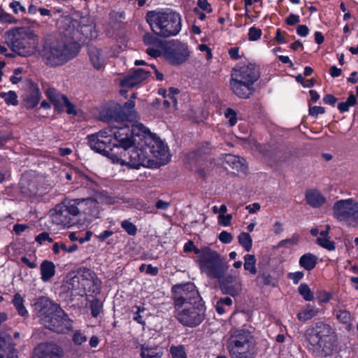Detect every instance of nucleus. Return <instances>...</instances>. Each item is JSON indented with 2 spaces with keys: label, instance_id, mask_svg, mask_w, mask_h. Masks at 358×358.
<instances>
[{
  "label": "nucleus",
  "instance_id": "obj_1",
  "mask_svg": "<svg viewBox=\"0 0 358 358\" xmlns=\"http://www.w3.org/2000/svg\"><path fill=\"white\" fill-rule=\"evenodd\" d=\"M145 19L152 32L163 38L176 36L181 30L180 15L173 10H150Z\"/></svg>",
  "mask_w": 358,
  "mask_h": 358
},
{
  "label": "nucleus",
  "instance_id": "obj_2",
  "mask_svg": "<svg viewBox=\"0 0 358 358\" xmlns=\"http://www.w3.org/2000/svg\"><path fill=\"white\" fill-rule=\"evenodd\" d=\"M334 333L329 324L323 322H316L307 330L306 339L309 350L323 357L330 355L334 348Z\"/></svg>",
  "mask_w": 358,
  "mask_h": 358
},
{
  "label": "nucleus",
  "instance_id": "obj_3",
  "mask_svg": "<svg viewBox=\"0 0 358 358\" xmlns=\"http://www.w3.org/2000/svg\"><path fill=\"white\" fill-rule=\"evenodd\" d=\"M80 45L76 42L64 43L55 41L45 43L42 50V59L50 67H57L73 59L80 51Z\"/></svg>",
  "mask_w": 358,
  "mask_h": 358
},
{
  "label": "nucleus",
  "instance_id": "obj_4",
  "mask_svg": "<svg viewBox=\"0 0 358 358\" xmlns=\"http://www.w3.org/2000/svg\"><path fill=\"white\" fill-rule=\"evenodd\" d=\"M142 138L132 144L128 148L121 150L120 152H114L111 151V159L121 165H125L131 169H138L141 166H145L149 164L151 159H149L148 152L144 148Z\"/></svg>",
  "mask_w": 358,
  "mask_h": 358
},
{
  "label": "nucleus",
  "instance_id": "obj_5",
  "mask_svg": "<svg viewBox=\"0 0 358 358\" xmlns=\"http://www.w3.org/2000/svg\"><path fill=\"white\" fill-rule=\"evenodd\" d=\"M196 262L201 273L210 279H218L225 274L229 268L226 259L217 251L204 247L202 255L196 257Z\"/></svg>",
  "mask_w": 358,
  "mask_h": 358
},
{
  "label": "nucleus",
  "instance_id": "obj_6",
  "mask_svg": "<svg viewBox=\"0 0 358 358\" xmlns=\"http://www.w3.org/2000/svg\"><path fill=\"white\" fill-rule=\"evenodd\" d=\"M110 132L111 139L113 138L115 143L113 146L117 148L126 149L132 144L136 143L138 141L136 137L139 139L142 138L143 134H147L148 129L141 123H136L131 124V129L129 126L125 124L124 127H120L117 124H114L108 127Z\"/></svg>",
  "mask_w": 358,
  "mask_h": 358
},
{
  "label": "nucleus",
  "instance_id": "obj_7",
  "mask_svg": "<svg viewBox=\"0 0 358 358\" xmlns=\"http://www.w3.org/2000/svg\"><path fill=\"white\" fill-rule=\"evenodd\" d=\"M80 212L79 201L66 199L55 206L52 220L57 224L70 227L77 222L76 216Z\"/></svg>",
  "mask_w": 358,
  "mask_h": 358
},
{
  "label": "nucleus",
  "instance_id": "obj_8",
  "mask_svg": "<svg viewBox=\"0 0 358 358\" xmlns=\"http://www.w3.org/2000/svg\"><path fill=\"white\" fill-rule=\"evenodd\" d=\"M205 309L203 301L195 304L187 303L182 308H175L176 317L182 325L195 327L203 321Z\"/></svg>",
  "mask_w": 358,
  "mask_h": 358
},
{
  "label": "nucleus",
  "instance_id": "obj_9",
  "mask_svg": "<svg viewBox=\"0 0 358 358\" xmlns=\"http://www.w3.org/2000/svg\"><path fill=\"white\" fill-rule=\"evenodd\" d=\"M334 217L352 227H358V202L353 199H341L333 206Z\"/></svg>",
  "mask_w": 358,
  "mask_h": 358
},
{
  "label": "nucleus",
  "instance_id": "obj_10",
  "mask_svg": "<svg viewBox=\"0 0 358 358\" xmlns=\"http://www.w3.org/2000/svg\"><path fill=\"white\" fill-rule=\"evenodd\" d=\"M34 34L24 27L7 32L6 41L10 49L20 56L27 57L32 52L27 39H31Z\"/></svg>",
  "mask_w": 358,
  "mask_h": 358
},
{
  "label": "nucleus",
  "instance_id": "obj_11",
  "mask_svg": "<svg viewBox=\"0 0 358 358\" xmlns=\"http://www.w3.org/2000/svg\"><path fill=\"white\" fill-rule=\"evenodd\" d=\"M174 308H182L188 304H195L202 301L196 286L192 282L175 285L172 287Z\"/></svg>",
  "mask_w": 358,
  "mask_h": 358
},
{
  "label": "nucleus",
  "instance_id": "obj_12",
  "mask_svg": "<svg viewBox=\"0 0 358 358\" xmlns=\"http://www.w3.org/2000/svg\"><path fill=\"white\" fill-rule=\"evenodd\" d=\"M162 56L170 64L178 66L188 59L189 51L186 44L172 41L162 45Z\"/></svg>",
  "mask_w": 358,
  "mask_h": 358
},
{
  "label": "nucleus",
  "instance_id": "obj_13",
  "mask_svg": "<svg viewBox=\"0 0 358 358\" xmlns=\"http://www.w3.org/2000/svg\"><path fill=\"white\" fill-rule=\"evenodd\" d=\"M134 106L135 103L131 99L127 101L123 106L116 104L106 110V120L111 123L115 122L117 124L124 122H131L137 118Z\"/></svg>",
  "mask_w": 358,
  "mask_h": 358
},
{
  "label": "nucleus",
  "instance_id": "obj_14",
  "mask_svg": "<svg viewBox=\"0 0 358 358\" xmlns=\"http://www.w3.org/2000/svg\"><path fill=\"white\" fill-rule=\"evenodd\" d=\"M142 140L145 145L144 148L148 152L149 159H151L152 157L161 161H168V148L161 139L151 134L148 130L147 134H143Z\"/></svg>",
  "mask_w": 358,
  "mask_h": 358
},
{
  "label": "nucleus",
  "instance_id": "obj_15",
  "mask_svg": "<svg viewBox=\"0 0 358 358\" xmlns=\"http://www.w3.org/2000/svg\"><path fill=\"white\" fill-rule=\"evenodd\" d=\"M109 132L110 131L107 127L99 132L88 135L87 138L88 140L87 143L92 150L104 155H110L111 158V148H110L111 136H110Z\"/></svg>",
  "mask_w": 358,
  "mask_h": 358
},
{
  "label": "nucleus",
  "instance_id": "obj_16",
  "mask_svg": "<svg viewBox=\"0 0 358 358\" xmlns=\"http://www.w3.org/2000/svg\"><path fill=\"white\" fill-rule=\"evenodd\" d=\"M72 321L67 314L60 308L42 324L52 331L65 334L72 328Z\"/></svg>",
  "mask_w": 358,
  "mask_h": 358
},
{
  "label": "nucleus",
  "instance_id": "obj_17",
  "mask_svg": "<svg viewBox=\"0 0 358 358\" xmlns=\"http://www.w3.org/2000/svg\"><path fill=\"white\" fill-rule=\"evenodd\" d=\"M64 350L57 343L50 341L38 344L34 349L32 358H63Z\"/></svg>",
  "mask_w": 358,
  "mask_h": 358
},
{
  "label": "nucleus",
  "instance_id": "obj_18",
  "mask_svg": "<svg viewBox=\"0 0 358 358\" xmlns=\"http://www.w3.org/2000/svg\"><path fill=\"white\" fill-rule=\"evenodd\" d=\"M219 287L222 292L229 294L233 297L238 295L242 291V283L238 276L231 274H222V276L217 279Z\"/></svg>",
  "mask_w": 358,
  "mask_h": 358
},
{
  "label": "nucleus",
  "instance_id": "obj_19",
  "mask_svg": "<svg viewBox=\"0 0 358 358\" xmlns=\"http://www.w3.org/2000/svg\"><path fill=\"white\" fill-rule=\"evenodd\" d=\"M231 78L255 83L259 78V72L253 64L237 65L233 69Z\"/></svg>",
  "mask_w": 358,
  "mask_h": 358
},
{
  "label": "nucleus",
  "instance_id": "obj_20",
  "mask_svg": "<svg viewBox=\"0 0 358 358\" xmlns=\"http://www.w3.org/2000/svg\"><path fill=\"white\" fill-rule=\"evenodd\" d=\"M255 341L251 332L245 329H238L232 331L228 338L226 346L227 349L234 347L255 345Z\"/></svg>",
  "mask_w": 358,
  "mask_h": 358
},
{
  "label": "nucleus",
  "instance_id": "obj_21",
  "mask_svg": "<svg viewBox=\"0 0 358 358\" xmlns=\"http://www.w3.org/2000/svg\"><path fill=\"white\" fill-rule=\"evenodd\" d=\"M35 310L37 316L40 318L41 324L52 315L60 306L50 300L48 297L41 296L34 303Z\"/></svg>",
  "mask_w": 358,
  "mask_h": 358
},
{
  "label": "nucleus",
  "instance_id": "obj_22",
  "mask_svg": "<svg viewBox=\"0 0 358 358\" xmlns=\"http://www.w3.org/2000/svg\"><path fill=\"white\" fill-rule=\"evenodd\" d=\"M46 95L58 110H62L64 107H66L68 114H76L74 105L71 103L66 96L61 94L54 88L48 89L46 90Z\"/></svg>",
  "mask_w": 358,
  "mask_h": 358
},
{
  "label": "nucleus",
  "instance_id": "obj_23",
  "mask_svg": "<svg viewBox=\"0 0 358 358\" xmlns=\"http://www.w3.org/2000/svg\"><path fill=\"white\" fill-rule=\"evenodd\" d=\"M254 83L248 81H242L241 80L231 78L230 87L232 92L238 97L243 99L249 98L255 91Z\"/></svg>",
  "mask_w": 358,
  "mask_h": 358
},
{
  "label": "nucleus",
  "instance_id": "obj_24",
  "mask_svg": "<svg viewBox=\"0 0 358 358\" xmlns=\"http://www.w3.org/2000/svg\"><path fill=\"white\" fill-rule=\"evenodd\" d=\"M150 75L149 71L143 69L134 70L121 80V86L123 87H134L145 80Z\"/></svg>",
  "mask_w": 358,
  "mask_h": 358
},
{
  "label": "nucleus",
  "instance_id": "obj_25",
  "mask_svg": "<svg viewBox=\"0 0 358 358\" xmlns=\"http://www.w3.org/2000/svg\"><path fill=\"white\" fill-rule=\"evenodd\" d=\"M306 203L314 208H318L327 202L326 197L317 189H308L305 192Z\"/></svg>",
  "mask_w": 358,
  "mask_h": 358
},
{
  "label": "nucleus",
  "instance_id": "obj_26",
  "mask_svg": "<svg viewBox=\"0 0 358 358\" xmlns=\"http://www.w3.org/2000/svg\"><path fill=\"white\" fill-rule=\"evenodd\" d=\"M231 358H254L257 349L255 345L234 347L227 349Z\"/></svg>",
  "mask_w": 358,
  "mask_h": 358
},
{
  "label": "nucleus",
  "instance_id": "obj_27",
  "mask_svg": "<svg viewBox=\"0 0 358 358\" xmlns=\"http://www.w3.org/2000/svg\"><path fill=\"white\" fill-rule=\"evenodd\" d=\"M88 55L93 67L99 70L105 66V58L101 49L94 45L88 46Z\"/></svg>",
  "mask_w": 358,
  "mask_h": 358
},
{
  "label": "nucleus",
  "instance_id": "obj_28",
  "mask_svg": "<svg viewBox=\"0 0 358 358\" xmlns=\"http://www.w3.org/2000/svg\"><path fill=\"white\" fill-rule=\"evenodd\" d=\"M213 148L208 142H206L199 145V147L189 154V158L196 162L202 161L206 159L212 154Z\"/></svg>",
  "mask_w": 358,
  "mask_h": 358
},
{
  "label": "nucleus",
  "instance_id": "obj_29",
  "mask_svg": "<svg viewBox=\"0 0 358 358\" xmlns=\"http://www.w3.org/2000/svg\"><path fill=\"white\" fill-rule=\"evenodd\" d=\"M41 280L48 282L55 275V266L52 262L44 260L40 266Z\"/></svg>",
  "mask_w": 358,
  "mask_h": 358
},
{
  "label": "nucleus",
  "instance_id": "obj_30",
  "mask_svg": "<svg viewBox=\"0 0 358 358\" xmlns=\"http://www.w3.org/2000/svg\"><path fill=\"white\" fill-rule=\"evenodd\" d=\"M317 263V257L313 254L306 253L299 259V264L307 271L313 270Z\"/></svg>",
  "mask_w": 358,
  "mask_h": 358
},
{
  "label": "nucleus",
  "instance_id": "obj_31",
  "mask_svg": "<svg viewBox=\"0 0 358 358\" xmlns=\"http://www.w3.org/2000/svg\"><path fill=\"white\" fill-rule=\"evenodd\" d=\"M318 313V308L308 304L301 312L297 314V318L301 322H306L316 316Z\"/></svg>",
  "mask_w": 358,
  "mask_h": 358
},
{
  "label": "nucleus",
  "instance_id": "obj_32",
  "mask_svg": "<svg viewBox=\"0 0 358 358\" xmlns=\"http://www.w3.org/2000/svg\"><path fill=\"white\" fill-rule=\"evenodd\" d=\"M256 280L259 285L271 286L272 287H276L278 283V280L275 278L273 277L270 273L265 272L259 273Z\"/></svg>",
  "mask_w": 358,
  "mask_h": 358
},
{
  "label": "nucleus",
  "instance_id": "obj_33",
  "mask_svg": "<svg viewBox=\"0 0 358 358\" xmlns=\"http://www.w3.org/2000/svg\"><path fill=\"white\" fill-rule=\"evenodd\" d=\"M76 201H79L80 210L85 211V213H92V209L98 207V202L92 198L78 199Z\"/></svg>",
  "mask_w": 358,
  "mask_h": 358
},
{
  "label": "nucleus",
  "instance_id": "obj_34",
  "mask_svg": "<svg viewBox=\"0 0 358 358\" xmlns=\"http://www.w3.org/2000/svg\"><path fill=\"white\" fill-rule=\"evenodd\" d=\"M12 303L20 315L22 317L28 315V312L24 306V299L20 294L16 293L14 295Z\"/></svg>",
  "mask_w": 358,
  "mask_h": 358
},
{
  "label": "nucleus",
  "instance_id": "obj_35",
  "mask_svg": "<svg viewBox=\"0 0 358 358\" xmlns=\"http://www.w3.org/2000/svg\"><path fill=\"white\" fill-rule=\"evenodd\" d=\"M14 345L13 338L9 334L5 331L0 332V350L3 351L10 350Z\"/></svg>",
  "mask_w": 358,
  "mask_h": 358
},
{
  "label": "nucleus",
  "instance_id": "obj_36",
  "mask_svg": "<svg viewBox=\"0 0 358 358\" xmlns=\"http://www.w3.org/2000/svg\"><path fill=\"white\" fill-rule=\"evenodd\" d=\"M244 268L248 271L250 273L255 275L257 273V268L255 266L256 259L253 255H246L244 257Z\"/></svg>",
  "mask_w": 358,
  "mask_h": 358
},
{
  "label": "nucleus",
  "instance_id": "obj_37",
  "mask_svg": "<svg viewBox=\"0 0 358 358\" xmlns=\"http://www.w3.org/2000/svg\"><path fill=\"white\" fill-rule=\"evenodd\" d=\"M239 244L244 248V249L249 252L252 245V240L250 235L246 232H242L238 237Z\"/></svg>",
  "mask_w": 358,
  "mask_h": 358
},
{
  "label": "nucleus",
  "instance_id": "obj_38",
  "mask_svg": "<svg viewBox=\"0 0 358 358\" xmlns=\"http://www.w3.org/2000/svg\"><path fill=\"white\" fill-rule=\"evenodd\" d=\"M41 94L37 90L29 94L25 99V106L27 108H33L36 106L40 100Z\"/></svg>",
  "mask_w": 358,
  "mask_h": 358
},
{
  "label": "nucleus",
  "instance_id": "obj_39",
  "mask_svg": "<svg viewBox=\"0 0 358 358\" xmlns=\"http://www.w3.org/2000/svg\"><path fill=\"white\" fill-rule=\"evenodd\" d=\"M84 273H85V275L87 277H89L92 281V285L94 287L92 292H99L101 289V280H99L96 277L94 272L92 271L90 269H87Z\"/></svg>",
  "mask_w": 358,
  "mask_h": 358
},
{
  "label": "nucleus",
  "instance_id": "obj_40",
  "mask_svg": "<svg viewBox=\"0 0 358 358\" xmlns=\"http://www.w3.org/2000/svg\"><path fill=\"white\" fill-rule=\"evenodd\" d=\"M334 315L341 322L345 324H349L350 323L351 315L350 312L348 310L341 309L335 310Z\"/></svg>",
  "mask_w": 358,
  "mask_h": 358
},
{
  "label": "nucleus",
  "instance_id": "obj_41",
  "mask_svg": "<svg viewBox=\"0 0 358 358\" xmlns=\"http://www.w3.org/2000/svg\"><path fill=\"white\" fill-rule=\"evenodd\" d=\"M91 315L96 317L103 310V303L98 299H93L90 304Z\"/></svg>",
  "mask_w": 358,
  "mask_h": 358
},
{
  "label": "nucleus",
  "instance_id": "obj_42",
  "mask_svg": "<svg viewBox=\"0 0 358 358\" xmlns=\"http://www.w3.org/2000/svg\"><path fill=\"white\" fill-rule=\"evenodd\" d=\"M0 96L3 98L6 103L8 105L17 106L18 104L17 96L14 91L2 92L1 93Z\"/></svg>",
  "mask_w": 358,
  "mask_h": 358
},
{
  "label": "nucleus",
  "instance_id": "obj_43",
  "mask_svg": "<svg viewBox=\"0 0 358 358\" xmlns=\"http://www.w3.org/2000/svg\"><path fill=\"white\" fill-rule=\"evenodd\" d=\"M298 289L304 300L310 301L313 299V294L307 284H301Z\"/></svg>",
  "mask_w": 358,
  "mask_h": 358
},
{
  "label": "nucleus",
  "instance_id": "obj_44",
  "mask_svg": "<svg viewBox=\"0 0 358 358\" xmlns=\"http://www.w3.org/2000/svg\"><path fill=\"white\" fill-rule=\"evenodd\" d=\"M143 42L146 45H149L150 47H161L162 41L157 38L156 36H152L150 33H146L143 36Z\"/></svg>",
  "mask_w": 358,
  "mask_h": 358
},
{
  "label": "nucleus",
  "instance_id": "obj_45",
  "mask_svg": "<svg viewBox=\"0 0 358 358\" xmlns=\"http://www.w3.org/2000/svg\"><path fill=\"white\" fill-rule=\"evenodd\" d=\"M316 242L319 245L328 250H335V243L334 241H330L329 237H318Z\"/></svg>",
  "mask_w": 358,
  "mask_h": 358
},
{
  "label": "nucleus",
  "instance_id": "obj_46",
  "mask_svg": "<svg viewBox=\"0 0 358 358\" xmlns=\"http://www.w3.org/2000/svg\"><path fill=\"white\" fill-rule=\"evenodd\" d=\"M183 251L184 252H194L197 256H201L204 252V247L201 249L197 248L193 241H189L185 244Z\"/></svg>",
  "mask_w": 358,
  "mask_h": 358
},
{
  "label": "nucleus",
  "instance_id": "obj_47",
  "mask_svg": "<svg viewBox=\"0 0 358 358\" xmlns=\"http://www.w3.org/2000/svg\"><path fill=\"white\" fill-rule=\"evenodd\" d=\"M155 348L143 347L141 356L142 358H160L162 355L157 352Z\"/></svg>",
  "mask_w": 358,
  "mask_h": 358
},
{
  "label": "nucleus",
  "instance_id": "obj_48",
  "mask_svg": "<svg viewBox=\"0 0 358 358\" xmlns=\"http://www.w3.org/2000/svg\"><path fill=\"white\" fill-rule=\"evenodd\" d=\"M299 241V235L294 234L290 238H287L280 241L277 245V248L284 247L286 245H294L298 243Z\"/></svg>",
  "mask_w": 358,
  "mask_h": 358
},
{
  "label": "nucleus",
  "instance_id": "obj_49",
  "mask_svg": "<svg viewBox=\"0 0 358 358\" xmlns=\"http://www.w3.org/2000/svg\"><path fill=\"white\" fill-rule=\"evenodd\" d=\"M121 227L130 236H134L136 234L137 228L135 224L128 220H124L121 223Z\"/></svg>",
  "mask_w": 358,
  "mask_h": 358
},
{
  "label": "nucleus",
  "instance_id": "obj_50",
  "mask_svg": "<svg viewBox=\"0 0 358 358\" xmlns=\"http://www.w3.org/2000/svg\"><path fill=\"white\" fill-rule=\"evenodd\" d=\"M170 352L173 358H186L184 347L182 345L171 347Z\"/></svg>",
  "mask_w": 358,
  "mask_h": 358
},
{
  "label": "nucleus",
  "instance_id": "obj_51",
  "mask_svg": "<svg viewBox=\"0 0 358 358\" xmlns=\"http://www.w3.org/2000/svg\"><path fill=\"white\" fill-rule=\"evenodd\" d=\"M0 22L2 23H16L17 20L9 13L0 9Z\"/></svg>",
  "mask_w": 358,
  "mask_h": 358
},
{
  "label": "nucleus",
  "instance_id": "obj_52",
  "mask_svg": "<svg viewBox=\"0 0 358 358\" xmlns=\"http://www.w3.org/2000/svg\"><path fill=\"white\" fill-rule=\"evenodd\" d=\"M262 36V30L255 27L249 29L248 37L250 41H257Z\"/></svg>",
  "mask_w": 358,
  "mask_h": 358
},
{
  "label": "nucleus",
  "instance_id": "obj_53",
  "mask_svg": "<svg viewBox=\"0 0 358 358\" xmlns=\"http://www.w3.org/2000/svg\"><path fill=\"white\" fill-rule=\"evenodd\" d=\"M73 341L76 345H81L87 341V337L83 335L80 331L75 332L73 336Z\"/></svg>",
  "mask_w": 358,
  "mask_h": 358
},
{
  "label": "nucleus",
  "instance_id": "obj_54",
  "mask_svg": "<svg viewBox=\"0 0 358 358\" xmlns=\"http://www.w3.org/2000/svg\"><path fill=\"white\" fill-rule=\"evenodd\" d=\"M232 215L231 214L227 215H220L218 216L219 224L222 226H229L231 224Z\"/></svg>",
  "mask_w": 358,
  "mask_h": 358
},
{
  "label": "nucleus",
  "instance_id": "obj_55",
  "mask_svg": "<svg viewBox=\"0 0 358 358\" xmlns=\"http://www.w3.org/2000/svg\"><path fill=\"white\" fill-rule=\"evenodd\" d=\"M35 241L39 244H42L45 241L52 243L53 241V239L50 237L48 233L43 232L39 234L37 236H36Z\"/></svg>",
  "mask_w": 358,
  "mask_h": 358
},
{
  "label": "nucleus",
  "instance_id": "obj_56",
  "mask_svg": "<svg viewBox=\"0 0 358 358\" xmlns=\"http://www.w3.org/2000/svg\"><path fill=\"white\" fill-rule=\"evenodd\" d=\"M219 239L223 243H230L233 240V236L230 233L223 231L220 234Z\"/></svg>",
  "mask_w": 358,
  "mask_h": 358
},
{
  "label": "nucleus",
  "instance_id": "obj_57",
  "mask_svg": "<svg viewBox=\"0 0 358 358\" xmlns=\"http://www.w3.org/2000/svg\"><path fill=\"white\" fill-rule=\"evenodd\" d=\"M159 47H149L146 50V52L152 57L157 58L162 55V50L160 51L158 48Z\"/></svg>",
  "mask_w": 358,
  "mask_h": 358
},
{
  "label": "nucleus",
  "instance_id": "obj_58",
  "mask_svg": "<svg viewBox=\"0 0 358 358\" xmlns=\"http://www.w3.org/2000/svg\"><path fill=\"white\" fill-rule=\"evenodd\" d=\"M325 113V109L322 106H313L309 108V115L311 116L316 117L319 114H323Z\"/></svg>",
  "mask_w": 358,
  "mask_h": 358
},
{
  "label": "nucleus",
  "instance_id": "obj_59",
  "mask_svg": "<svg viewBox=\"0 0 358 358\" xmlns=\"http://www.w3.org/2000/svg\"><path fill=\"white\" fill-rule=\"evenodd\" d=\"M62 250L66 252V244L64 242H55L52 245L53 252L56 255L59 254V250Z\"/></svg>",
  "mask_w": 358,
  "mask_h": 358
},
{
  "label": "nucleus",
  "instance_id": "obj_60",
  "mask_svg": "<svg viewBox=\"0 0 358 358\" xmlns=\"http://www.w3.org/2000/svg\"><path fill=\"white\" fill-rule=\"evenodd\" d=\"M9 6L13 9V11L17 14L19 11H21L22 13H25V8L22 6L20 5L19 1H13L9 4Z\"/></svg>",
  "mask_w": 358,
  "mask_h": 358
},
{
  "label": "nucleus",
  "instance_id": "obj_61",
  "mask_svg": "<svg viewBox=\"0 0 358 358\" xmlns=\"http://www.w3.org/2000/svg\"><path fill=\"white\" fill-rule=\"evenodd\" d=\"M236 112L231 108H228L226 111L225 116L229 119L231 126H234L236 123Z\"/></svg>",
  "mask_w": 358,
  "mask_h": 358
},
{
  "label": "nucleus",
  "instance_id": "obj_62",
  "mask_svg": "<svg viewBox=\"0 0 358 358\" xmlns=\"http://www.w3.org/2000/svg\"><path fill=\"white\" fill-rule=\"evenodd\" d=\"M303 277V273L301 271H297L295 273H290L288 274V278L293 280L294 284H297L300 280Z\"/></svg>",
  "mask_w": 358,
  "mask_h": 358
},
{
  "label": "nucleus",
  "instance_id": "obj_63",
  "mask_svg": "<svg viewBox=\"0 0 358 358\" xmlns=\"http://www.w3.org/2000/svg\"><path fill=\"white\" fill-rule=\"evenodd\" d=\"M299 16L295 14H290L285 20L287 24L293 26L299 22Z\"/></svg>",
  "mask_w": 358,
  "mask_h": 358
},
{
  "label": "nucleus",
  "instance_id": "obj_64",
  "mask_svg": "<svg viewBox=\"0 0 358 358\" xmlns=\"http://www.w3.org/2000/svg\"><path fill=\"white\" fill-rule=\"evenodd\" d=\"M197 4L203 10H206L208 13L212 11L210 5L208 3L207 0H198Z\"/></svg>",
  "mask_w": 358,
  "mask_h": 358
}]
</instances>
